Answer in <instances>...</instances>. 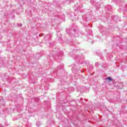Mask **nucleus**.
Listing matches in <instances>:
<instances>
[{
  "instance_id": "7ed1b4c3",
  "label": "nucleus",
  "mask_w": 127,
  "mask_h": 127,
  "mask_svg": "<svg viewBox=\"0 0 127 127\" xmlns=\"http://www.w3.org/2000/svg\"><path fill=\"white\" fill-rule=\"evenodd\" d=\"M18 26L21 27V26H22V24H19L18 25Z\"/></svg>"
},
{
  "instance_id": "20e7f679",
  "label": "nucleus",
  "mask_w": 127,
  "mask_h": 127,
  "mask_svg": "<svg viewBox=\"0 0 127 127\" xmlns=\"http://www.w3.org/2000/svg\"><path fill=\"white\" fill-rule=\"evenodd\" d=\"M39 124V123H37V127H39V125H38Z\"/></svg>"
},
{
  "instance_id": "423d86ee",
  "label": "nucleus",
  "mask_w": 127,
  "mask_h": 127,
  "mask_svg": "<svg viewBox=\"0 0 127 127\" xmlns=\"http://www.w3.org/2000/svg\"><path fill=\"white\" fill-rule=\"evenodd\" d=\"M2 105H4V102H3V103L2 104Z\"/></svg>"
},
{
  "instance_id": "f03ea898",
  "label": "nucleus",
  "mask_w": 127,
  "mask_h": 127,
  "mask_svg": "<svg viewBox=\"0 0 127 127\" xmlns=\"http://www.w3.org/2000/svg\"><path fill=\"white\" fill-rule=\"evenodd\" d=\"M124 88V85L122 83L121 87H119V89H123Z\"/></svg>"
},
{
  "instance_id": "f257e3e1",
  "label": "nucleus",
  "mask_w": 127,
  "mask_h": 127,
  "mask_svg": "<svg viewBox=\"0 0 127 127\" xmlns=\"http://www.w3.org/2000/svg\"><path fill=\"white\" fill-rule=\"evenodd\" d=\"M106 81H113V79H112V78L108 77L106 78Z\"/></svg>"
},
{
  "instance_id": "0eeeda50",
  "label": "nucleus",
  "mask_w": 127,
  "mask_h": 127,
  "mask_svg": "<svg viewBox=\"0 0 127 127\" xmlns=\"http://www.w3.org/2000/svg\"><path fill=\"white\" fill-rule=\"evenodd\" d=\"M119 87H121L120 85H119Z\"/></svg>"
},
{
  "instance_id": "39448f33",
  "label": "nucleus",
  "mask_w": 127,
  "mask_h": 127,
  "mask_svg": "<svg viewBox=\"0 0 127 127\" xmlns=\"http://www.w3.org/2000/svg\"><path fill=\"white\" fill-rule=\"evenodd\" d=\"M1 102H3V100H2V99H1Z\"/></svg>"
}]
</instances>
